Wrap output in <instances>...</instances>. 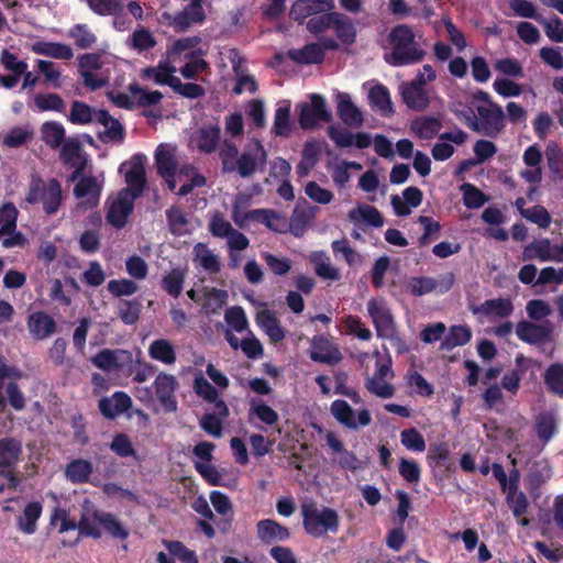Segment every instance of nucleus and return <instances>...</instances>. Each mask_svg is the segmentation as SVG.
Masks as SVG:
<instances>
[{
  "label": "nucleus",
  "instance_id": "f257e3e1",
  "mask_svg": "<svg viewBox=\"0 0 563 563\" xmlns=\"http://www.w3.org/2000/svg\"><path fill=\"white\" fill-rule=\"evenodd\" d=\"M390 52L385 55V62L390 66L399 67L416 64L423 59L426 52L416 41L411 26L398 24L394 26L388 36Z\"/></svg>",
  "mask_w": 563,
  "mask_h": 563
},
{
  "label": "nucleus",
  "instance_id": "f03ea898",
  "mask_svg": "<svg viewBox=\"0 0 563 563\" xmlns=\"http://www.w3.org/2000/svg\"><path fill=\"white\" fill-rule=\"evenodd\" d=\"M300 515L305 532L312 538H324L339 531L340 516L331 507H319L314 500H308L301 504Z\"/></svg>",
  "mask_w": 563,
  "mask_h": 563
},
{
  "label": "nucleus",
  "instance_id": "7ed1b4c3",
  "mask_svg": "<svg viewBox=\"0 0 563 563\" xmlns=\"http://www.w3.org/2000/svg\"><path fill=\"white\" fill-rule=\"evenodd\" d=\"M477 113L481 122L471 109L463 114L468 128L489 137L498 136L505 128V114L501 107L497 103H492V107L479 106L477 107Z\"/></svg>",
  "mask_w": 563,
  "mask_h": 563
},
{
  "label": "nucleus",
  "instance_id": "20e7f679",
  "mask_svg": "<svg viewBox=\"0 0 563 563\" xmlns=\"http://www.w3.org/2000/svg\"><path fill=\"white\" fill-rule=\"evenodd\" d=\"M206 19L203 0H192V3H188L176 13L162 12L158 21L172 27L176 33H185L194 25H202Z\"/></svg>",
  "mask_w": 563,
  "mask_h": 563
},
{
  "label": "nucleus",
  "instance_id": "39448f33",
  "mask_svg": "<svg viewBox=\"0 0 563 563\" xmlns=\"http://www.w3.org/2000/svg\"><path fill=\"white\" fill-rule=\"evenodd\" d=\"M309 99L310 102H301L297 106L299 125L306 131L314 130L320 122L330 123L333 119L322 95L311 93Z\"/></svg>",
  "mask_w": 563,
  "mask_h": 563
},
{
  "label": "nucleus",
  "instance_id": "423d86ee",
  "mask_svg": "<svg viewBox=\"0 0 563 563\" xmlns=\"http://www.w3.org/2000/svg\"><path fill=\"white\" fill-rule=\"evenodd\" d=\"M19 211L13 202L8 201L0 207V241L7 249L23 246L25 238L16 231Z\"/></svg>",
  "mask_w": 563,
  "mask_h": 563
},
{
  "label": "nucleus",
  "instance_id": "0eeeda50",
  "mask_svg": "<svg viewBox=\"0 0 563 563\" xmlns=\"http://www.w3.org/2000/svg\"><path fill=\"white\" fill-rule=\"evenodd\" d=\"M91 362L104 372L118 371L132 375L133 355L128 350L103 349L91 358Z\"/></svg>",
  "mask_w": 563,
  "mask_h": 563
},
{
  "label": "nucleus",
  "instance_id": "6e6552de",
  "mask_svg": "<svg viewBox=\"0 0 563 563\" xmlns=\"http://www.w3.org/2000/svg\"><path fill=\"white\" fill-rule=\"evenodd\" d=\"M267 162V152L261 141L254 140L252 147L240 154L233 165L234 172L242 178H249L257 170H263Z\"/></svg>",
  "mask_w": 563,
  "mask_h": 563
},
{
  "label": "nucleus",
  "instance_id": "1a4fd4ad",
  "mask_svg": "<svg viewBox=\"0 0 563 563\" xmlns=\"http://www.w3.org/2000/svg\"><path fill=\"white\" fill-rule=\"evenodd\" d=\"M145 156L142 154H135L132 156L130 162H125L120 166V172L125 170V183L126 188L122 190H131L133 197L139 198L142 196L146 186V172L144 166Z\"/></svg>",
  "mask_w": 563,
  "mask_h": 563
},
{
  "label": "nucleus",
  "instance_id": "9d476101",
  "mask_svg": "<svg viewBox=\"0 0 563 563\" xmlns=\"http://www.w3.org/2000/svg\"><path fill=\"white\" fill-rule=\"evenodd\" d=\"M179 384L176 377L166 372H159L153 383V388L159 404L167 412H175L178 408L176 390Z\"/></svg>",
  "mask_w": 563,
  "mask_h": 563
},
{
  "label": "nucleus",
  "instance_id": "9b49d317",
  "mask_svg": "<svg viewBox=\"0 0 563 563\" xmlns=\"http://www.w3.org/2000/svg\"><path fill=\"white\" fill-rule=\"evenodd\" d=\"M332 416L343 426L349 429L356 430L360 427H366L372 422L371 413L367 409L357 411V419L355 412L347 401L336 399L331 404Z\"/></svg>",
  "mask_w": 563,
  "mask_h": 563
},
{
  "label": "nucleus",
  "instance_id": "f8f14e48",
  "mask_svg": "<svg viewBox=\"0 0 563 563\" xmlns=\"http://www.w3.org/2000/svg\"><path fill=\"white\" fill-rule=\"evenodd\" d=\"M367 311L372 318L377 336L387 338L393 334L395 331L394 317L383 299H371L367 302Z\"/></svg>",
  "mask_w": 563,
  "mask_h": 563
},
{
  "label": "nucleus",
  "instance_id": "ddd939ff",
  "mask_svg": "<svg viewBox=\"0 0 563 563\" xmlns=\"http://www.w3.org/2000/svg\"><path fill=\"white\" fill-rule=\"evenodd\" d=\"M135 197L131 190H121L118 198L113 201L107 213V221L115 229H122L128 222V218L133 212Z\"/></svg>",
  "mask_w": 563,
  "mask_h": 563
},
{
  "label": "nucleus",
  "instance_id": "4468645a",
  "mask_svg": "<svg viewBox=\"0 0 563 563\" xmlns=\"http://www.w3.org/2000/svg\"><path fill=\"white\" fill-rule=\"evenodd\" d=\"M332 9L334 0H297L290 8L289 18L301 24L307 18Z\"/></svg>",
  "mask_w": 563,
  "mask_h": 563
},
{
  "label": "nucleus",
  "instance_id": "2eb2a0df",
  "mask_svg": "<svg viewBox=\"0 0 563 563\" xmlns=\"http://www.w3.org/2000/svg\"><path fill=\"white\" fill-rule=\"evenodd\" d=\"M310 358L314 362L334 365L342 360L338 347L333 346L324 335H314L311 340Z\"/></svg>",
  "mask_w": 563,
  "mask_h": 563
},
{
  "label": "nucleus",
  "instance_id": "dca6fc26",
  "mask_svg": "<svg viewBox=\"0 0 563 563\" xmlns=\"http://www.w3.org/2000/svg\"><path fill=\"white\" fill-rule=\"evenodd\" d=\"M26 325L30 334L35 340H45L57 330L56 321L45 311L29 314Z\"/></svg>",
  "mask_w": 563,
  "mask_h": 563
},
{
  "label": "nucleus",
  "instance_id": "f3484780",
  "mask_svg": "<svg viewBox=\"0 0 563 563\" xmlns=\"http://www.w3.org/2000/svg\"><path fill=\"white\" fill-rule=\"evenodd\" d=\"M23 446L21 440L13 437L0 439V471L16 468L22 459Z\"/></svg>",
  "mask_w": 563,
  "mask_h": 563
},
{
  "label": "nucleus",
  "instance_id": "a211bd4d",
  "mask_svg": "<svg viewBox=\"0 0 563 563\" xmlns=\"http://www.w3.org/2000/svg\"><path fill=\"white\" fill-rule=\"evenodd\" d=\"M257 538L264 544L287 541L290 538V531L287 527L273 519L260 520L256 525Z\"/></svg>",
  "mask_w": 563,
  "mask_h": 563
},
{
  "label": "nucleus",
  "instance_id": "6ab92c4d",
  "mask_svg": "<svg viewBox=\"0 0 563 563\" xmlns=\"http://www.w3.org/2000/svg\"><path fill=\"white\" fill-rule=\"evenodd\" d=\"M255 321L257 325L268 335L271 342L278 343L286 336L285 329L275 312L269 309H263L256 312Z\"/></svg>",
  "mask_w": 563,
  "mask_h": 563
},
{
  "label": "nucleus",
  "instance_id": "aec40b11",
  "mask_svg": "<svg viewBox=\"0 0 563 563\" xmlns=\"http://www.w3.org/2000/svg\"><path fill=\"white\" fill-rule=\"evenodd\" d=\"M517 336L526 343L537 344L551 338V329L527 320L519 321L516 327Z\"/></svg>",
  "mask_w": 563,
  "mask_h": 563
},
{
  "label": "nucleus",
  "instance_id": "412c9836",
  "mask_svg": "<svg viewBox=\"0 0 563 563\" xmlns=\"http://www.w3.org/2000/svg\"><path fill=\"white\" fill-rule=\"evenodd\" d=\"M474 314H483L486 317L496 316L507 318L514 312V305L509 298L487 299L479 306L471 308Z\"/></svg>",
  "mask_w": 563,
  "mask_h": 563
},
{
  "label": "nucleus",
  "instance_id": "4be33fe9",
  "mask_svg": "<svg viewBox=\"0 0 563 563\" xmlns=\"http://www.w3.org/2000/svg\"><path fill=\"white\" fill-rule=\"evenodd\" d=\"M221 137V129L218 124L203 125L195 134L197 148L205 154L213 153Z\"/></svg>",
  "mask_w": 563,
  "mask_h": 563
},
{
  "label": "nucleus",
  "instance_id": "5701e85b",
  "mask_svg": "<svg viewBox=\"0 0 563 563\" xmlns=\"http://www.w3.org/2000/svg\"><path fill=\"white\" fill-rule=\"evenodd\" d=\"M338 115L344 124L352 128L361 126L364 121L362 112L345 92L338 95Z\"/></svg>",
  "mask_w": 563,
  "mask_h": 563
},
{
  "label": "nucleus",
  "instance_id": "b1692460",
  "mask_svg": "<svg viewBox=\"0 0 563 563\" xmlns=\"http://www.w3.org/2000/svg\"><path fill=\"white\" fill-rule=\"evenodd\" d=\"M289 59L300 65L320 64L324 59V52L319 43L306 44L302 48H291L287 52Z\"/></svg>",
  "mask_w": 563,
  "mask_h": 563
},
{
  "label": "nucleus",
  "instance_id": "393cba45",
  "mask_svg": "<svg viewBox=\"0 0 563 563\" xmlns=\"http://www.w3.org/2000/svg\"><path fill=\"white\" fill-rule=\"evenodd\" d=\"M309 260L313 265L316 275L321 279L333 282L341 279L340 269L331 264L330 257L323 251L311 253Z\"/></svg>",
  "mask_w": 563,
  "mask_h": 563
},
{
  "label": "nucleus",
  "instance_id": "a878e982",
  "mask_svg": "<svg viewBox=\"0 0 563 563\" xmlns=\"http://www.w3.org/2000/svg\"><path fill=\"white\" fill-rule=\"evenodd\" d=\"M32 52L55 59L69 60L74 57L73 48L64 43L38 41L32 45Z\"/></svg>",
  "mask_w": 563,
  "mask_h": 563
},
{
  "label": "nucleus",
  "instance_id": "bb28decb",
  "mask_svg": "<svg viewBox=\"0 0 563 563\" xmlns=\"http://www.w3.org/2000/svg\"><path fill=\"white\" fill-rule=\"evenodd\" d=\"M245 219H252V221H256L263 223L268 229L275 232H283V228L286 224L285 219L274 210L271 209H254L247 212H244Z\"/></svg>",
  "mask_w": 563,
  "mask_h": 563
},
{
  "label": "nucleus",
  "instance_id": "cd10ccee",
  "mask_svg": "<svg viewBox=\"0 0 563 563\" xmlns=\"http://www.w3.org/2000/svg\"><path fill=\"white\" fill-rule=\"evenodd\" d=\"M92 471L93 466L90 461L75 459L66 465L65 476L73 484H86L89 483Z\"/></svg>",
  "mask_w": 563,
  "mask_h": 563
},
{
  "label": "nucleus",
  "instance_id": "c85d7f7f",
  "mask_svg": "<svg viewBox=\"0 0 563 563\" xmlns=\"http://www.w3.org/2000/svg\"><path fill=\"white\" fill-rule=\"evenodd\" d=\"M442 128V123L434 117H418L411 121L410 130L421 140L433 139Z\"/></svg>",
  "mask_w": 563,
  "mask_h": 563
},
{
  "label": "nucleus",
  "instance_id": "c756f323",
  "mask_svg": "<svg viewBox=\"0 0 563 563\" xmlns=\"http://www.w3.org/2000/svg\"><path fill=\"white\" fill-rule=\"evenodd\" d=\"M347 217L354 224L361 221L374 228H380L384 224L380 212L369 205H360L357 208L350 210Z\"/></svg>",
  "mask_w": 563,
  "mask_h": 563
},
{
  "label": "nucleus",
  "instance_id": "7c9ffc66",
  "mask_svg": "<svg viewBox=\"0 0 563 563\" xmlns=\"http://www.w3.org/2000/svg\"><path fill=\"white\" fill-rule=\"evenodd\" d=\"M93 121L102 124L107 128L104 134L111 141H123L124 139V128L119 122V120L114 119L109 111L104 109L95 110L93 109Z\"/></svg>",
  "mask_w": 563,
  "mask_h": 563
},
{
  "label": "nucleus",
  "instance_id": "2f4dec72",
  "mask_svg": "<svg viewBox=\"0 0 563 563\" xmlns=\"http://www.w3.org/2000/svg\"><path fill=\"white\" fill-rule=\"evenodd\" d=\"M93 518L113 538L124 540L129 537V529L125 528L111 512L93 510Z\"/></svg>",
  "mask_w": 563,
  "mask_h": 563
},
{
  "label": "nucleus",
  "instance_id": "473e14b6",
  "mask_svg": "<svg viewBox=\"0 0 563 563\" xmlns=\"http://www.w3.org/2000/svg\"><path fill=\"white\" fill-rule=\"evenodd\" d=\"M472 339V330L468 325H452L440 344V350L451 351L456 346L467 344Z\"/></svg>",
  "mask_w": 563,
  "mask_h": 563
},
{
  "label": "nucleus",
  "instance_id": "72a5a7b5",
  "mask_svg": "<svg viewBox=\"0 0 563 563\" xmlns=\"http://www.w3.org/2000/svg\"><path fill=\"white\" fill-rule=\"evenodd\" d=\"M42 511L43 506L40 501L29 503L18 519L19 529L26 534H33L37 529L36 521L41 517Z\"/></svg>",
  "mask_w": 563,
  "mask_h": 563
},
{
  "label": "nucleus",
  "instance_id": "f704fd0d",
  "mask_svg": "<svg viewBox=\"0 0 563 563\" xmlns=\"http://www.w3.org/2000/svg\"><path fill=\"white\" fill-rule=\"evenodd\" d=\"M332 29L342 43L351 45L355 42L356 29L347 15L334 12Z\"/></svg>",
  "mask_w": 563,
  "mask_h": 563
},
{
  "label": "nucleus",
  "instance_id": "c9c22d12",
  "mask_svg": "<svg viewBox=\"0 0 563 563\" xmlns=\"http://www.w3.org/2000/svg\"><path fill=\"white\" fill-rule=\"evenodd\" d=\"M528 361L522 354H518L515 358L517 368L506 373L501 378V387L512 395H516L520 388L521 375L527 371L526 363Z\"/></svg>",
  "mask_w": 563,
  "mask_h": 563
},
{
  "label": "nucleus",
  "instance_id": "e433bc0d",
  "mask_svg": "<svg viewBox=\"0 0 563 563\" xmlns=\"http://www.w3.org/2000/svg\"><path fill=\"white\" fill-rule=\"evenodd\" d=\"M151 358L170 365L176 362V352L173 344L165 339L154 340L148 346Z\"/></svg>",
  "mask_w": 563,
  "mask_h": 563
},
{
  "label": "nucleus",
  "instance_id": "4c0bfd02",
  "mask_svg": "<svg viewBox=\"0 0 563 563\" xmlns=\"http://www.w3.org/2000/svg\"><path fill=\"white\" fill-rule=\"evenodd\" d=\"M372 107L376 108L383 115H390L394 112L390 93L386 86L378 84L368 93Z\"/></svg>",
  "mask_w": 563,
  "mask_h": 563
},
{
  "label": "nucleus",
  "instance_id": "58836bf2",
  "mask_svg": "<svg viewBox=\"0 0 563 563\" xmlns=\"http://www.w3.org/2000/svg\"><path fill=\"white\" fill-rule=\"evenodd\" d=\"M187 271L181 267L172 268L162 278V288L172 297L177 298L184 288Z\"/></svg>",
  "mask_w": 563,
  "mask_h": 563
},
{
  "label": "nucleus",
  "instance_id": "ea45409f",
  "mask_svg": "<svg viewBox=\"0 0 563 563\" xmlns=\"http://www.w3.org/2000/svg\"><path fill=\"white\" fill-rule=\"evenodd\" d=\"M549 393L563 398V363H552L543 374Z\"/></svg>",
  "mask_w": 563,
  "mask_h": 563
},
{
  "label": "nucleus",
  "instance_id": "a19ab883",
  "mask_svg": "<svg viewBox=\"0 0 563 563\" xmlns=\"http://www.w3.org/2000/svg\"><path fill=\"white\" fill-rule=\"evenodd\" d=\"M42 140L51 148H57L65 142V128L57 121H47L41 128Z\"/></svg>",
  "mask_w": 563,
  "mask_h": 563
},
{
  "label": "nucleus",
  "instance_id": "79ce46f5",
  "mask_svg": "<svg viewBox=\"0 0 563 563\" xmlns=\"http://www.w3.org/2000/svg\"><path fill=\"white\" fill-rule=\"evenodd\" d=\"M294 123L290 119V104L286 103L275 110L272 132L276 136L288 137L292 131Z\"/></svg>",
  "mask_w": 563,
  "mask_h": 563
},
{
  "label": "nucleus",
  "instance_id": "37998d69",
  "mask_svg": "<svg viewBox=\"0 0 563 563\" xmlns=\"http://www.w3.org/2000/svg\"><path fill=\"white\" fill-rule=\"evenodd\" d=\"M157 42L153 33L144 27L139 26L133 31L131 36L128 38L129 47L137 51L139 53L150 51L156 46Z\"/></svg>",
  "mask_w": 563,
  "mask_h": 563
},
{
  "label": "nucleus",
  "instance_id": "c03bdc74",
  "mask_svg": "<svg viewBox=\"0 0 563 563\" xmlns=\"http://www.w3.org/2000/svg\"><path fill=\"white\" fill-rule=\"evenodd\" d=\"M62 201V187L57 179L52 178L47 181L46 190L42 202L44 211L47 214H54L59 209Z\"/></svg>",
  "mask_w": 563,
  "mask_h": 563
},
{
  "label": "nucleus",
  "instance_id": "a18cd8bd",
  "mask_svg": "<svg viewBox=\"0 0 563 563\" xmlns=\"http://www.w3.org/2000/svg\"><path fill=\"white\" fill-rule=\"evenodd\" d=\"M401 97L408 108L417 111L424 110L429 104V98L424 89L405 85L401 88Z\"/></svg>",
  "mask_w": 563,
  "mask_h": 563
},
{
  "label": "nucleus",
  "instance_id": "49530a36",
  "mask_svg": "<svg viewBox=\"0 0 563 563\" xmlns=\"http://www.w3.org/2000/svg\"><path fill=\"white\" fill-rule=\"evenodd\" d=\"M117 310L118 317L121 319V321L126 325H132L135 324L140 319L142 305L137 299H120L117 305Z\"/></svg>",
  "mask_w": 563,
  "mask_h": 563
},
{
  "label": "nucleus",
  "instance_id": "de8ad7c7",
  "mask_svg": "<svg viewBox=\"0 0 563 563\" xmlns=\"http://www.w3.org/2000/svg\"><path fill=\"white\" fill-rule=\"evenodd\" d=\"M196 258L200 266L210 274H217L221 271V262L217 254L212 253L206 244L198 243L194 247Z\"/></svg>",
  "mask_w": 563,
  "mask_h": 563
},
{
  "label": "nucleus",
  "instance_id": "09e8293b",
  "mask_svg": "<svg viewBox=\"0 0 563 563\" xmlns=\"http://www.w3.org/2000/svg\"><path fill=\"white\" fill-rule=\"evenodd\" d=\"M129 91L135 99V107H150L161 103L163 95L158 90L147 91L137 84L129 85Z\"/></svg>",
  "mask_w": 563,
  "mask_h": 563
},
{
  "label": "nucleus",
  "instance_id": "8fccbe9b",
  "mask_svg": "<svg viewBox=\"0 0 563 563\" xmlns=\"http://www.w3.org/2000/svg\"><path fill=\"white\" fill-rule=\"evenodd\" d=\"M155 161L157 173L164 178H174L176 175L177 164L168 151L164 150L163 145H159L155 153Z\"/></svg>",
  "mask_w": 563,
  "mask_h": 563
},
{
  "label": "nucleus",
  "instance_id": "3c124183",
  "mask_svg": "<svg viewBox=\"0 0 563 563\" xmlns=\"http://www.w3.org/2000/svg\"><path fill=\"white\" fill-rule=\"evenodd\" d=\"M166 220L172 234L179 236L184 235L187 232V214L180 207L172 206L169 209H167Z\"/></svg>",
  "mask_w": 563,
  "mask_h": 563
},
{
  "label": "nucleus",
  "instance_id": "603ef678",
  "mask_svg": "<svg viewBox=\"0 0 563 563\" xmlns=\"http://www.w3.org/2000/svg\"><path fill=\"white\" fill-rule=\"evenodd\" d=\"M175 67L159 64L157 68H144L142 76L144 78L154 79V81L158 85H166L172 88L176 78V76L173 75Z\"/></svg>",
  "mask_w": 563,
  "mask_h": 563
},
{
  "label": "nucleus",
  "instance_id": "864d4df0",
  "mask_svg": "<svg viewBox=\"0 0 563 563\" xmlns=\"http://www.w3.org/2000/svg\"><path fill=\"white\" fill-rule=\"evenodd\" d=\"M163 544L168 553L174 559H178L181 563H199L196 552L188 549L183 542L177 540H163Z\"/></svg>",
  "mask_w": 563,
  "mask_h": 563
},
{
  "label": "nucleus",
  "instance_id": "5fc2aeb1",
  "mask_svg": "<svg viewBox=\"0 0 563 563\" xmlns=\"http://www.w3.org/2000/svg\"><path fill=\"white\" fill-rule=\"evenodd\" d=\"M68 121L77 125H86L93 122V108L80 100L73 101Z\"/></svg>",
  "mask_w": 563,
  "mask_h": 563
},
{
  "label": "nucleus",
  "instance_id": "6e6d98bb",
  "mask_svg": "<svg viewBox=\"0 0 563 563\" xmlns=\"http://www.w3.org/2000/svg\"><path fill=\"white\" fill-rule=\"evenodd\" d=\"M506 493V504L511 510L515 518H520L525 516L529 508V500L527 495L517 489V490H508Z\"/></svg>",
  "mask_w": 563,
  "mask_h": 563
},
{
  "label": "nucleus",
  "instance_id": "4d7b16f0",
  "mask_svg": "<svg viewBox=\"0 0 563 563\" xmlns=\"http://www.w3.org/2000/svg\"><path fill=\"white\" fill-rule=\"evenodd\" d=\"M556 431H558L556 421L552 415L543 413L537 418L536 432H537L538 438L543 443H548L554 437Z\"/></svg>",
  "mask_w": 563,
  "mask_h": 563
},
{
  "label": "nucleus",
  "instance_id": "13d9d810",
  "mask_svg": "<svg viewBox=\"0 0 563 563\" xmlns=\"http://www.w3.org/2000/svg\"><path fill=\"white\" fill-rule=\"evenodd\" d=\"M460 189L463 192V203L468 209L481 208L487 201L485 194L473 184L465 183Z\"/></svg>",
  "mask_w": 563,
  "mask_h": 563
},
{
  "label": "nucleus",
  "instance_id": "bf43d9fd",
  "mask_svg": "<svg viewBox=\"0 0 563 563\" xmlns=\"http://www.w3.org/2000/svg\"><path fill=\"white\" fill-rule=\"evenodd\" d=\"M69 36L75 41V45L81 49L91 47L97 41L96 35L86 24L74 25L69 31Z\"/></svg>",
  "mask_w": 563,
  "mask_h": 563
},
{
  "label": "nucleus",
  "instance_id": "052dcab7",
  "mask_svg": "<svg viewBox=\"0 0 563 563\" xmlns=\"http://www.w3.org/2000/svg\"><path fill=\"white\" fill-rule=\"evenodd\" d=\"M400 442L409 451L423 452L426 450V440L416 428L402 430Z\"/></svg>",
  "mask_w": 563,
  "mask_h": 563
},
{
  "label": "nucleus",
  "instance_id": "680f3d73",
  "mask_svg": "<svg viewBox=\"0 0 563 563\" xmlns=\"http://www.w3.org/2000/svg\"><path fill=\"white\" fill-rule=\"evenodd\" d=\"M59 158L68 166H75V159L78 158L82 152V145L78 139L70 137L65 140L60 145Z\"/></svg>",
  "mask_w": 563,
  "mask_h": 563
},
{
  "label": "nucleus",
  "instance_id": "e2e57ef3",
  "mask_svg": "<svg viewBox=\"0 0 563 563\" xmlns=\"http://www.w3.org/2000/svg\"><path fill=\"white\" fill-rule=\"evenodd\" d=\"M34 103L40 111L64 112L65 110V101L57 93L37 95Z\"/></svg>",
  "mask_w": 563,
  "mask_h": 563
},
{
  "label": "nucleus",
  "instance_id": "0e129e2a",
  "mask_svg": "<svg viewBox=\"0 0 563 563\" xmlns=\"http://www.w3.org/2000/svg\"><path fill=\"white\" fill-rule=\"evenodd\" d=\"M3 388L7 395L4 397L7 406L9 405L15 411H22L26 406V399L19 385L14 382H9L3 385Z\"/></svg>",
  "mask_w": 563,
  "mask_h": 563
},
{
  "label": "nucleus",
  "instance_id": "69168bd1",
  "mask_svg": "<svg viewBox=\"0 0 563 563\" xmlns=\"http://www.w3.org/2000/svg\"><path fill=\"white\" fill-rule=\"evenodd\" d=\"M172 89L175 93L188 99H198L206 95V90L201 85L196 82L184 84L178 77L175 78Z\"/></svg>",
  "mask_w": 563,
  "mask_h": 563
},
{
  "label": "nucleus",
  "instance_id": "338daca9",
  "mask_svg": "<svg viewBox=\"0 0 563 563\" xmlns=\"http://www.w3.org/2000/svg\"><path fill=\"white\" fill-rule=\"evenodd\" d=\"M450 461V450L445 442L433 444L429 448L427 462L429 466H444Z\"/></svg>",
  "mask_w": 563,
  "mask_h": 563
},
{
  "label": "nucleus",
  "instance_id": "774afa93",
  "mask_svg": "<svg viewBox=\"0 0 563 563\" xmlns=\"http://www.w3.org/2000/svg\"><path fill=\"white\" fill-rule=\"evenodd\" d=\"M334 20V12L324 11L319 13L312 18H310L306 24L307 30L312 34H320L328 29H332V23Z\"/></svg>",
  "mask_w": 563,
  "mask_h": 563
}]
</instances>
